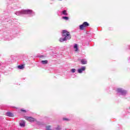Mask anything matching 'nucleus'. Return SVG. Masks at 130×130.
I'll list each match as a JSON object with an SVG mask.
<instances>
[{
  "label": "nucleus",
  "instance_id": "1",
  "mask_svg": "<svg viewBox=\"0 0 130 130\" xmlns=\"http://www.w3.org/2000/svg\"><path fill=\"white\" fill-rule=\"evenodd\" d=\"M62 36L64 37L67 40H70L71 38V34L68 30H63Z\"/></svg>",
  "mask_w": 130,
  "mask_h": 130
},
{
  "label": "nucleus",
  "instance_id": "2",
  "mask_svg": "<svg viewBox=\"0 0 130 130\" xmlns=\"http://www.w3.org/2000/svg\"><path fill=\"white\" fill-rule=\"evenodd\" d=\"M88 26H89V23L87 22H84L82 24L79 26V29L80 30H85V28L88 27Z\"/></svg>",
  "mask_w": 130,
  "mask_h": 130
},
{
  "label": "nucleus",
  "instance_id": "3",
  "mask_svg": "<svg viewBox=\"0 0 130 130\" xmlns=\"http://www.w3.org/2000/svg\"><path fill=\"white\" fill-rule=\"evenodd\" d=\"M32 13H33L32 10H25L22 11V14H24L25 15L31 14Z\"/></svg>",
  "mask_w": 130,
  "mask_h": 130
},
{
  "label": "nucleus",
  "instance_id": "4",
  "mask_svg": "<svg viewBox=\"0 0 130 130\" xmlns=\"http://www.w3.org/2000/svg\"><path fill=\"white\" fill-rule=\"evenodd\" d=\"M117 92H118V93H121L122 95H125V94H126V91L124 90L121 88L117 89Z\"/></svg>",
  "mask_w": 130,
  "mask_h": 130
},
{
  "label": "nucleus",
  "instance_id": "5",
  "mask_svg": "<svg viewBox=\"0 0 130 130\" xmlns=\"http://www.w3.org/2000/svg\"><path fill=\"white\" fill-rule=\"evenodd\" d=\"M26 120H27L28 121H36V119L32 117H28L26 116L25 117Z\"/></svg>",
  "mask_w": 130,
  "mask_h": 130
},
{
  "label": "nucleus",
  "instance_id": "6",
  "mask_svg": "<svg viewBox=\"0 0 130 130\" xmlns=\"http://www.w3.org/2000/svg\"><path fill=\"white\" fill-rule=\"evenodd\" d=\"M85 70H86V67H82L81 69H78V72L79 74H81L83 73V72H84V71H85Z\"/></svg>",
  "mask_w": 130,
  "mask_h": 130
},
{
  "label": "nucleus",
  "instance_id": "7",
  "mask_svg": "<svg viewBox=\"0 0 130 130\" xmlns=\"http://www.w3.org/2000/svg\"><path fill=\"white\" fill-rule=\"evenodd\" d=\"M6 115L7 116H9V117H13L14 114L11 112H7L6 113Z\"/></svg>",
  "mask_w": 130,
  "mask_h": 130
},
{
  "label": "nucleus",
  "instance_id": "8",
  "mask_svg": "<svg viewBox=\"0 0 130 130\" xmlns=\"http://www.w3.org/2000/svg\"><path fill=\"white\" fill-rule=\"evenodd\" d=\"M81 62L82 64H87V60H86V59H82L81 60Z\"/></svg>",
  "mask_w": 130,
  "mask_h": 130
},
{
  "label": "nucleus",
  "instance_id": "9",
  "mask_svg": "<svg viewBox=\"0 0 130 130\" xmlns=\"http://www.w3.org/2000/svg\"><path fill=\"white\" fill-rule=\"evenodd\" d=\"M20 126H22V127H24L26 125V123L25 122V121H23L22 122H20Z\"/></svg>",
  "mask_w": 130,
  "mask_h": 130
},
{
  "label": "nucleus",
  "instance_id": "10",
  "mask_svg": "<svg viewBox=\"0 0 130 130\" xmlns=\"http://www.w3.org/2000/svg\"><path fill=\"white\" fill-rule=\"evenodd\" d=\"M18 69H19V70H22L23 69H24V65L22 64V65H19L17 67Z\"/></svg>",
  "mask_w": 130,
  "mask_h": 130
},
{
  "label": "nucleus",
  "instance_id": "11",
  "mask_svg": "<svg viewBox=\"0 0 130 130\" xmlns=\"http://www.w3.org/2000/svg\"><path fill=\"white\" fill-rule=\"evenodd\" d=\"M42 63H43V64H47V63H48V61L47 60H42Z\"/></svg>",
  "mask_w": 130,
  "mask_h": 130
},
{
  "label": "nucleus",
  "instance_id": "12",
  "mask_svg": "<svg viewBox=\"0 0 130 130\" xmlns=\"http://www.w3.org/2000/svg\"><path fill=\"white\" fill-rule=\"evenodd\" d=\"M62 14L64 15V16H68V13H67V10H63L62 12Z\"/></svg>",
  "mask_w": 130,
  "mask_h": 130
},
{
  "label": "nucleus",
  "instance_id": "13",
  "mask_svg": "<svg viewBox=\"0 0 130 130\" xmlns=\"http://www.w3.org/2000/svg\"><path fill=\"white\" fill-rule=\"evenodd\" d=\"M66 41H67V40L65 38H60V39H59L60 42H62Z\"/></svg>",
  "mask_w": 130,
  "mask_h": 130
},
{
  "label": "nucleus",
  "instance_id": "14",
  "mask_svg": "<svg viewBox=\"0 0 130 130\" xmlns=\"http://www.w3.org/2000/svg\"><path fill=\"white\" fill-rule=\"evenodd\" d=\"M74 48H75V49H76L75 51H78V44H75V46L74 47Z\"/></svg>",
  "mask_w": 130,
  "mask_h": 130
},
{
  "label": "nucleus",
  "instance_id": "15",
  "mask_svg": "<svg viewBox=\"0 0 130 130\" xmlns=\"http://www.w3.org/2000/svg\"><path fill=\"white\" fill-rule=\"evenodd\" d=\"M50 127H51V126L48 125L46 127V130H52Z\"/></svg>",
  "mask_w": 130,
  "mask_h": 130
},
{
  "label": "nucleus",
  "instance_id": "16",
  "mask_svg": "<svg viewBox=\"0 0 130 130\" xmlns=\"http://www.w3.org/2000/svg\"><path fill=\"white\" fill-rule=\"evenodd\" d=\"M21 112H23L24 113H26L27 111H26L25 110L21 109L20 110Z\"/></svg>",
  "mask_w": 130,
  "mask_h": 130
},
{
  "label": "nucleus",
  "instance_id": "17",
  "mask_svg": "<svg viewBox=\"0 0 130 130\" xmlns=\"http://www.w3.org/2000/svg\"><path fill=\"white\" fill-rule=\"evenodd\" d=\"M62 19H64V20H69V17L67 16L62 17Z\"/></svg>",
  "mask_w": 130,
  "mask_h": 130
},
{
  "label": "nucleus",
  "instance_id": "18",
  "mask_svg": "<svg viewBox=\"0 0 130 130\" xmlns=\"http://www.w3.org/2000/svg\"><path fill=\"white\" fill-rule=\"evenodd\" d=\"M72 73H75L76 72V69H73L71 70Z\"/></svg>",
  "mask_w": 130,
  "mask_h": 130
},
{
  "label": "nucleus",
  "instance_id": "19",
  "mask_svg": "<svg viewBox=\"0 0 130 130\" xmlns=\"http://www.w3.org/2000/svg\"><path fill=\"white\" fill-rule=\"evenodd\" d=\"M63 120H69V119L64 118H63Z\"/></svg>",
  "mask_w": 130,
  "mask_h": 130
},
{
  "label": "nucleus",
  "instance_id": "20",
  "mask_svg": "<svg viewBox=\"0 0 130 130\" xmlns=\"http://www.w3.org/2000/svg\"><path fill=\"white\" fill-rule=\"evenodd\" d=\"M57 130H60V127H59V126H58V127L56 128Z\"/></svg>",
  "mask_w": 130,
  "mask_h": 130
}]
</instances>
